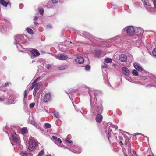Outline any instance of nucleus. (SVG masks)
<instances>
[{
    "label": "nucleus",
    "instance_id": "33",
    "mask_svg": "<svg viewBox=\"0 0 156 156\" xmlns=\"http://www.w3.org/2000/svg\"><path fill=\"white\" fill-rule=\"evenodd\" d=\"M44 153V151L43 150H41L39 153L38 155V156H41Z\"/></svg>",
    "mask_w": 156,
    "mask_h": 156
},
{
    "label": "nucleus",
    "instance_id": "64",
    "mask_svg": "<svg viewBox=\"0 0 156 156\" xmlns=\"http://www.w3.org/2000/svg\"><path fill=\"white\" fill-rule=\"evenodd\" d=\"M46 156H51V154H50L49 155H46Z\"/></svg>",
    "mask_w": 156,
    "mask_h": 156
},
{
    "label": "nucleus",
    "instance_id": "5",
    "mask_svg": "<svg viewBox=\"0 0 156 156\" xmlns=\"http://www.w3.org/2000/svg\"><path fill=\"white\" fill-rule=\"evenodd\" d=\"M75 33L77 34L78 35L82 36L86 38H87L90 39L91 38L92 39L96 40L95 37L92 36L90 34L87 32L84 31L80 32L77 30H74Z\"/></svg>",
    "mask_w": 156,
    "mask_h": 156
},
{
    "label": "nucleus",
    "instance_id": "48",
    "mask_svg": "<svg viewBox=\"0 0 156 156\" xmlns=\"http://www.w3.org/2000/svg\"><path fill=\"white\" fill-rule=\"evenodd\" d=\"M23 104L24 105L26 106L27 105V104L26 103V101L25 100V99H23Z\"/></svg>",
    "mask_w": 156,
    "mask_h": 156
},
{
    "label": "nucleus",
    "instance_id": "42",
    "mask_svg": "<svg viewBox=\"0 0 156 156\" xmlns=\"http://www.w3.org/2000/svg\"><path fill=\"white\" fill-rule=\"evenodd\" d=\"M107 66V64H106L105 63H104L103 65H102V68H106Z\"/></svg>",
    "mask_w": 156,
    "mask_h": 156
},
{
    "label": "nucleus",
    "instance_id": "28",
    "mask_svg": "<svg viewBox=\"0 0 156 156\" xmlns=\"http://www.w3.org/2000/svg\"><path fill=\"white\" fill-rule=\"evenodd\" d=\"M38 90V88L37 87H36L34 88L33 93V94L34 97H35L36 95V92Z\"/></svg>",
    "mask_w": 156,
    "mask_h": 156
},
{
    "label": "nucleus",
    "instance_id": "46",
    "mask_svg": "<svg viewBox=\"0 0 156 156\" xmlns=\"http://www.w3.org/2000/svg\"><path fill=\"white\" fill-rule=\"evenodd\" d=\"M58 1V0H52V2L53 3H57Z\"/></svg>",
    "mask_w": 156,
    "mask_h": 156
},
{
    "label": "nucleus",
    "instance_id": "15",
    "mask_svg": "<svg viewBox=\"0 0 156 156\" xmlns=\"http://www.w3.org/2000/svg\"><path fill=\"white\" fill-rule=\"evenodd\" d=\"M119 59L120 61L125 62L127 60V56L124 54H121L119 56Z\"/></svg>",
    "mask_w": 156,
    "mask_h": 156
},
{
    "label": "nucleus",
    "instance_id": "57",
    "mask_svg": "<svg viewBox=\"0 0 156 156\" xmlns=\"http://www.w3.org/2000/svg\"><path fill=\"white\" fill-rule=\"evenodd\" d=\"M34 23L36 25H37L38 24V23L36 22H34Z\"/></svg>",
    "mask_w": 156,
    "mask_h": 156
},
{
    "label": "nucleus",
    "instance_id": "49",
    "mask_svg": "<svg viewBox=\"0 0 156 156\" xmlns=\"http://www.w3.org/2000/svg\"><path fill=\"white\" fill-rule=\"evenodd\" d=\"M119 138L120 140H122L123 139V138L119 135Z\"/></svg>",
    "mask_w": 156,
    "mask_h": 156
},
{
    "label": "nucleus",
    "instance_id": "19",
    "mask_svg": "<svg viewBox=\"0 0 156 156\" xmlns=\"http://www.w3.org/2000/svg\"><path fill=\"white\" fill-rule=\"evenodd\" d=\"M10 138V139H11L15 143H16L18 141V138L15 136L11 134Z\"/></svg>",
    "mask_w": 156,
    "mask_h": 156
},
{
    "label": "nucleus",
    "instance_id": "51",
    "mask_svg": "<svg viewBox=\"0 0 156 156\" xmlns=\"http://www.w3.org/2000/svg\"><path fill=\"white\" fill-rule=\"evenodd\" d=\"M125 139H129L128 137L126 135H123Z\"/></svg>",
    "mask_w": 156,
    "mask_h": 156
},
{
    "label": "nucleus",
    "instance_id": "18",
    "mask_svg": "<svg viewBox=\"0 0 156 156\" xmlns=\"http://www.w3.org/2000/svg\"><path fill=\"white\" fill-rule=\"evenodd\" d=\"M72 151L75 153L79 154L81 152V149L80 147H77L74 149L73 151Z\"/></svg>",
    "mask_w": 156,
    "mask_h": 156
},
{
    "label": "nucleus",
    "instance_id": "9",
    "mask_svg": "<svg viewBox=\"0 0 156 156\" xmlns=\"http://www.w3.org/2000/svg\"><path fill=\"white\" fill-rule=\"evenodd\" d=\"M31 56L34 57H36L39 56L40 54L38 50L36 49H33L31 51Z\"/></svg>",
    "mask_w": 156,
    "mask_h": 156
},
{
    "label": "nucleus",
    "instance_id": "29",
    "mask_svg": "<svg viewBox=\"0 0 156 156\" xmlns=\"http://www.w3.org/2000/svg\"><path fill=\"white\" fill-rule=\"evenodd\" d=\"M44 127L45 128H49L51 127V125L48 123H46L44 124Z\"/></svg>",
    "mask_w": 156,
    "mask_h": 156
},
{
    "label": "nucleus",
    "instance_id": "53",
    "mask_svg": "<svg viewBox=\"0 0 156 156\" xmlns=\"http://www.w3.org/2000/svg\"><path fill=\"white\" fill-rule=\"evenodd\" d=\"M7 57L5 56H4L2 57V59L3 60H5L6 59Z\"/></svg>",
    "mask_w": 156,
    "mask_h": 156
},
{
    "label": "nucleus",
    "instance_id": "34",
    "mask_svg": "<svg viewBox=\"0 0 156 156\" xmlns=\"http://www.w3.org/2000/svg\"><path fill=\"white\" fill-rule=\"evenodd\" d=\"M129 143H130L129 142V139L128 140L125 139V142L124 143L125 145L126 146L127 145V147H128V145Z\"/></svg>",
    "mask_w": 156,
    "mask_h": 156
},
{
    "label": "nucleus",
    "instance_id": "37",
    "mask_svg": "<svg viewBox=\"0 0 156 156\" xmlns=\"http://www.w3.org/2000/svg\"><path fill=\"white\" fill-rule=\"evenodd\" d=\"M35 105V103H32L30 105H29L30 108H32L33 107H34Z\"/></svg>",
    "mask_w": 156,
    "mask_h": 156
},
{
    "label": "nucleus",
    "instance_id": "8",
    "mask_svg": "<svg viewBox=\"0 0 156 156\" xmlns=\"http://www.w3.org/2000/svg\"><path fill=\"white\" fill-rule=\"evenodd\" d=\"M151 83L146 85V87H154L156 88V77H154L151 80Z\"/></svg>",
    "mask_w": 156,
    "mask_h": 156
},
{
    "label": "nucleus",
    "instance_id": "24",
    "mask_svg": "<svg viewBox=\"0 0 156 156\" xmlns=\"http://www.w3.org/2000/svg\"><path fill=\"white\" fill-rule=\"evenodd\" d=\"M54 115L55 117L57 118H60V117L59 113L58 112L55 111L54 112Z\"/></svg>",
    "mask_w": 156,
    "mask_h": 156
},
{
    "label": "nucleus",
    "instance_id": "27",
    "mask_svg": "<svg viewBox=\"0 0 156 156\" xmlns=\"http://www.w3.org/2000/svg\"><path fill=\"white\" fill-rule=\"evenodd\" d=\"M132 73L133 76H138V73L137 71L135 69H133L132 70Z\"/></svg>",
    "mask_w": 156,
    "mask_h": 156
},
{
    "label": "nucleus",
    "instance_id": "35",
    "mask_svg": "<svg viewBox=\"0 0 156 156\" xmlns=\"http://www.w3.org/2000/svg\"><path fill=\"white\" fill-rule=\"evenodd\" d=\"M146 10L148 11H149L151 12H152L153 11L152 9L150 7H147L146 8Z\"/></svg>",
    "mask_w": 156,
    "mask_h": 156
},
{
    "label": "nucleus",
    "instance_id": "40",
    "mask_svg": "<svg viewBox=\"0 0 156 156\" xmlns=\"http://www.w3.org/2000/svg\"><path fill=\"white\" fill-rule=\"evenodd\" d=\"M40 77H39L37 79H35L33 82V84H35L37 80H40Z\"/></svg>",
    "mask_w": 156,
    "mask_h": 156
},
{
    "label": "nucleus",
    "instance_id": "10",
    "mask_svg": "<svg viewBox=\"0 0 156 156\" xmlns=\"http://www.w3.org/2000/svg\"><path fill=\"white\" fill-rule=\"evenodd\" d=\"M115 41L116 43H119L121 41V39L119 36H116L114 37L108 39V41Z\"/></svg>",
    "mask_w": 156,
    "mask_h": 156
},
{
    "label": "nucleus",
    "instance_id": "23",
    "mask_svg": "<svg viewBox=\"0 0 156 156\" xmlns=\"http://www.w3.org/2000/svg\"><path fill=\"white\" fill-rule=\"evenodd\" d=\"M104 61L107 63H111L112 62V59L109 58H106Z\"/></svg>",
    "mask_w": 156,
    "mask_h": 156
},
{
    "label": "nucleus",
    "instance_id": "39",
    "mask_svg": "<svg viewBox=\"0 0 156 156\" xmlns=\"http://www.w3.org/2000/svg\"><path fill=\"white\" fill-rule=\"evenodd\" d=\"M24 99H25L27 97V90H25L24 92Z\"/></svg>",
    "mask_w": 156,
    "mask_h": 156
},
{
    "label": "nucleus",
    "instance_id": "31",
    "mask_svg": "<svg viewBox=\"0 0 156 156\" xmlns=\"http://www.w3.org/2000/svg\"><path fill=\"white\" fill-rule=\"evenodd\" d=\"M152 55L154 57H156V48H154L152 51Z\"/></svg>",
    "mask_w": 156,
    "mask_h": 156
},
{
    "label": "nucleus",
    "instance_id": "60",
    "mask_svg": "<svg viewBox=\"0 0 156 156\" xmlns=\"http://www.w3.org/2000/svg\"><path fill=\"white\" fill-rule=\"evenodd\" d=\"M11 144L12 145V146H14L15 145V144L12 142H11Z\"/></svg>",
    "mask_w": 156,
    "mask_h": 156
},
{
    "label": "nucleus",
    "instance_id": "59",
    "mask_svg": "<svg viewBox=\"0 0 156 156\" xmlns=\"http://www.w3.org/2000/svg\"><path fill=\"white\" fill-rule=\"evenodd\" d=\"M6 127H7V126H6L5 128H4V129H3V130H4V131H5V130H6Z\"/></svg>",
    "mask_w": 156,
    "mask_h": 156
},
{
    "label": "nucleus",
    "instance_id": "32",
    "mask_svg": "<svg viewBox=\"0 0 156 156\" xmlns=\"http://www.w3.org/2000/svg\"><path fill=\"white\" fill-rule=\"evenodd\" d=\"M90 67L89 65H87L85 66V69L87 71H89L90 70Z\"/></svg>",
    "mask_w": 156,
    "mask_h": 156
},
{
    "label": "nucleus",
    "instance_id": "22",
    "mask_svg": "<svg viewBox=\"0 0 156 156\" xmlns=\"http://www.w3.org/2000/svg\"><path fill=\"white\" fill-rule=\"evenodd\" d=\"M52 138L53 140L56 141H58V142L61 143L62 142L61 140L59 138H57L56 136H52Z\"/></svg>",
    "mask_w": 156,
    "mask_h": 156
},
{
    "label": "nucleus",
    "instance_id": "38",
    "mask_svg": "<svg viewBox=\"0 0 156 156\" xmlns=\"http://www.w3.org/2000/svg\"><path fill=\"white\" fill-rule=\"evenodd\" d=\"M38 84L36 83V84H33V83H32V86H31V90L32 89L35 87V86H36V87L38 86Z\"/></svg>",
    "mask_w": 156,
    "mask_h": 156
},
{
    "label": "nucleus",
    "instance_id": "14",
    "mask_svg": "<svg viewBox=\"0 0 156 156\" xmlns=\"http://www.w3.org/2000/svg\"><path fill=\"white\" fill-rule=\"evenodd\" d=\"M133 66L134 68L139 71H141L144 70V69L141 67L140 65L138 63H134Z\"/></svg>",
    "mask_w": 156,
    "mask_h": 156
},
{
    "label": "nucleus",
    "instance_id": "1",
    "mask_svg": "<svg viewBox=\"0 0 156 156\" xmlns=\"http://www.w3.org/2000/svg\"><path fill=\"white\" fill-rule=\"evenodd\" d=\"M89 94L90 97V111L94 115H97L96 120L97 122H101L103 116L101 114L103 110L102 101L98 96L101 94L100 92L95 90H89Z\"/></svg>",
    "mask_w": 156,
    "mask_h": 156
},
{
    "label": "nucleus",
    "instance_id": "44",
    "mask_svg": "<svg viewBox=\"0 0 156 156\" xmlns=\"http://www.w3.org/2000/svg\"><path fill=\"white\" fill-rule=\"evenodd\" d=\"M148 1L147 0H144L143 2V3L144 5H148Z\"/></svg>",
    "mask_w": 156,
    "mask_h": 156
},
{
    "label": "nucleus",
    "instance_id": "4",
    "mask_svg": "<svg viewBox=\"0 0 156 156\" xmlns=\"http://www.w3.org/2000/svg\"><path fill=\"white\" fill-rule=\"evenodd\" d=\"M104 126L105 129H106L108 128V130L107 133V136L108 139L109 140V137L111 136V133L112 132V130L110 129V128H115L116 129L118 128V126L115 125H113L111 123L108 122L105 123L104 124Z\"/></svg>",
    "mask_w": 156,
    "mask_h": 156
},
{
    "label": "nucleus",
    "instance_id": "56",
    "mask_svg": "<svg viewBox=\"0 0 156 156\" xmlns=\"http://www.w3.org/2000/svg\"><path fill=\"white\" fill-rule=\"evenodd\" d=\"M8 85V83H5V84H4V85L5 87H7V86Z\"/></svg>",
    "mask_w": 156,
    "mask_h": 156
},
{
    "label": "nucleus",
    "instance_id": "20",
    "mask_svg": "<svg viewBox=\"0 0 156 156\" xmlns=\"http://www.w3.org/2000/svg\"><path fill=\"white\" fill-rule=\"evenodd\" d=\"M67 67L68 66L67 65H62L59 66L58 69L60 70H62L67 69Z\"/></svg>",
    "mask_w": 156,
    "mask_h": 156
},
{
    "label": "nucleus",
    "instance_id": "13",
    "mask_svg": "<svg viewBox=\"0 0 156 156\" xmlns=\"http://www.w3.org/2000/svg\"><path fill=\"white\" fill-rule=\"evenodd\" d=\"M84 61V60L83 58L81 56H78L75 59V62L80 64L83 63Z\"/></svg>",
    "mask_w": 156,
    "mask_h": 156
},
{
    "label": "nucleus",
    "instance_id": "54",
    "mask_svg": "<svg viewBox=\"0 0 156 156\" xmlns=\"http://www.w3.org/2000/svg\"><path fill=\"white\" fill-rule=\"evenodd\" d=\"M38 18V17L37 16H35L34 18V20H37Z\"/></svg>",
    "mask_w": 156,
    "mask_h": 156
},
{
    "label": "nucleus",
    "instance_id": "30",
    "mask_svg": "<svg viewBox=\"0 0 156 156\" xmlns=\"http://www.w3.org/2000/svg\"><path fill=\"white\" fill-rule=\"evenodd\" d=\"M16 147L18 148L19 150H22L23 149V146L20 144H16Z\"/></svg>",
    "mask_w": 156,
    "mask_h": 156
},
{
    "label": "nucleus",
    "instance_id": "58",
    "mask_svg": "<svg viewBox=\"0 0 156 156\" xmlns=\"http://www.w3.org/2000/svg\"><path fill=\"white\" fill-rule=\"evenodd\" d=\"M148 6L151 7V5L149 3H148V5H147Z\"/></svg>",
    "mask_w": 156,
    "mask_h": 156
},
{
    "label": "nucleus",
    "instance_id": "21",
    "mask_svg": "<svg viewBox=\"0 0 156 156\" xmlns=\"http://www.w3.org/2000/svg\"><path fill=\"white\" fill-rule=\"evenodd\" d=\"M0 3L4 7H6L8 3L5 2L4 0H0Z\"/></svg>",
    "mask_w": 156,
    "mask_h": 156
},
{
    "label": "nucleus",
    "instance_id": "25",
    "mask_svg": "<svg viewBox=\"0 0 156 156\" xmlns=\"http://www.w3.org/2000/svg\"><path fill=\"white\" fill-rule=\"evenodd\" d=\"M27 31L30 34H33V30L30 28H27L26 29Z\"/></svg>",
    "mask_w": 156,
    "mask_h": 156
},
{
    "label": "nucleus",
    "instance_id": "36",
    "mask_svg": "<svg viewBox=\"0 0 156 156\" xmlns=\"http://www.w3.org/2000/svg\"><path fill=\"white\" fill-rule=\"evenodd\" d=\"M136 134H139V135H142L143 136H144L145 137H146L147 138V141H148V142H149V137L147 136H144V135L141 133H136Z\"/></svg>",
    "mask_w": 156,
    "mask_h": 156
},
{
    "label": "nucleus",
    "instance_id": "47",
    "mask_svg": "<svg viewBox=\"0 0 156 156\" xmlns=\"http://www.w3.org/2000/svg\"><path fill=\"white\" fill-rule=\"evenodd\" d=\"M59 147H64V149H68L67 147H64V145H58Z\"/></svg>",
    "mask_w": 156,
    "mask_h": 156
},
{
    "label": "nucleus",
    "instance_id": "11",
    "mask_svg": "<svg viewBox=\"0 0 156 156\" xmlns=\"http://www.w3.org/2000/svg\"><path fill=\"white\" fill-rule=\"evenodd\" d=\"M51 94L50 92L46 93L43 96L44 101L45 103L49 101L51 98Z\"/></svg>",
    "mask_w": 156,
    "mask_h": 156
},
{
    "label": "nucleus",
    "instance_id": "50",
    "mask_svg": "<svg viewBox=\"0 0 156 156\" xmlns=\"http://www.w3.org/2000/svg\"><path fill=\"white\" fill-rule=\"evenodd\" d=\"M5 100V99L2 97H0V102H2Z\"/></svg>",
    "mask_w": 156,
    "mask_h": 156
},
{
    "label": "nucleus",
    "instance_id": "63",
    "mask_svg": "<svg viewBox=\"0 0 156 156\" xmlns=\"http://www.w3.org/2000/svg\"><path fill=\"white\" fill-rule=\"evenodd\" d=\"M48 26L49 27H50V28H51V25H48Z\"/></svg>",
    "mask_w": 156,
    "mask_h": 156
},
{
    "label": "nucleus",
    "instance_id": "43",
    "mask_svg": "<svg viewBox=\"0 0 156 156\" xmlns=\"http://www.w3.org/2000/svg\"><path fill=\"white\" fill-rule=\"evenodd\" d=\"M126 79L128 81L131 82V79L129 77H125Z\"/></svg>",
    "mask_w": 156,
    "mask_h": 156
},
{
    "label": "nucleus",
    "instance_id": "26",
    "mask_svg": "<svg viewBox=\"0 0 156 156\" xmlns=\"http://www.w3.org/2000/svg\"><path fill=\"white\" fill-rule=\"evenodd\" d=\"M21 132L23 134H25L27 132V128L24 127L21 129Z\"/></svg>",
    "mask_w": 156,
    "mask_h": 156
},
{
    "label": "nucleus",
    "instance_id": "45",
    "mask_svg": "<svg viewBox=\"0 0 156 156\" xmlns=\"http://www.w3.org/2000/svg\"><path fill=\"white\" fill-rule=\"evenodd\" d=\"M66 142H67L68 143L70 144L72 142V141H71L70 140H67V139L66 138Z\"/></svg>",
    "mask_w": 156,
    "mask_h": 156
},
{
    "label": "nucleus",
    "instance_id": "7",
    "mask_svg": "<svg viewBox=\"0 0 156 156\" xmlns=\"http://www.w3.org/2000/svg\"><path fill=\"white\" fill-rule=\"evenodd\" d=\"M55 57L60 60H65L67 59L68 56L65 53H60L55 56Z\"/></svg>",
    "mask_w": 156,
    "mask_h": 156
},
{
    "label": "nucleus",
    "instance_id": "61",
    "mask_svg": "<svg viewBox=\"0 0 156 156\" xmlns=\"http://www.w3.org/2000/svg\"><path fill=\"white\" fill-rule=\"evenodd\" d=\"M49 66H47V68L48 69L49 68Z\"/></svg>",
    "mask_w": 156,
    "mask_h": 156
},
{
    "label": "nucleus",
    "instance_id": "17",
    "mask_svg": "<svg viewBox=\"0 0 156 156\" xmlns=\"http://www.w3.org/2000/svg\"><path fill=\"white\" fill-rule=\"evenodd\" d=\"M21 156H32L30 153H28L26 151L21 152L20 154Z\"/></svg>",
    "mask_w": 156,
    "mask_h": 156
},
{
    "label": "nucleus",
    "instance_id": "52",
    "mask_svg": "<svg viewBox=\"0 0 156 156\" xmlns=\"http://www.w3.org/2000/svg\"><path fill=\"white\" fill-rule=\"evenodd\" d=\"M19 6V8L20 9H22L23 8V4H20Z\"/></svg>",
    "mask_w": 156,
    "mask_h": 156
},
{
    "label": "nucleus",
    "instance_id": "41",
    "mask_svg": "<svg viewBox=\"0 0 156 156\" xmlns=\"http://www.w3.org/2000/svg\"><path fill=\"white\" fill-rule=\"evenodd\" d=\"M39 12L41 15H42L44 13V10L43 9H40L39 10Z\"/></svg>",
    "mask_w": 156,
    "mask_h": 156
},
{
    "label": "nucleus",
    "instance_id": "6",
    "mask_svg": "<svg viewBox=\"0 0 156 156\" xmlns=\"http://www.w3.org/2000/svg\"><path fill=\"white\" fill-rule=\"evenodd\" d=\"M37 141L33 139H30L29 143L28 149L30 151H33L36 146Z\"/></svg>",
    "mask_w": 156,
    "mask_h": 156
},
{
    "label": "nucleus",
    "instance_id": "55",
    "mask_svg": "<svg viewBox=\"0 0 156 156\" xmlns=\"http://www.w3.org/2000/svg\"><path fill=\"white\" fill-rule=\"evenodd\" d=\"M119 144L120 145L122 146V145H123L124 144L122 143V141H120L119 142Z\"/></svg>",
    "mask_w": 156,
    "mask_h": 156
},
{
    "label": "nucleus",
    "instance_id": "16",
    "mask_svg": "<svg viewBox=\"0 0 156 156\" xmlns=\"http://www.w3.org/2000/svg\"><path fill=\"white\" fill-rule=\"evenodd\" d=\"M122 71L124 75L126 76H129V71L128 69L126 67L122 68Z\"/></svg>",
    "mask_w": 156,
    "mask_h": 156
},
{
    "label": "nucleus",
    "instance_id": "2",
    "mask_svg": "<svg viewBox=\"0 0 156 156\" xmlns=\"http://www.w3.org/2000/svg\"><path fill=\"white\" fill-rule=\"evenodd\" d=\"M125 32L128 35L132 36L136 33H139L140 34H142L143 33V30L140 28L129 26L125 27L122 30V34H124Z\"/></svg>",
    "mask_w": 156,
    "mask_h": 156
},
{
    "label": "nucleus",
    "instance_id": "12",
    "mask_svg": "<svg viewBox=\"0 0 156 156\" xmlns=\"http://www.w3.org/2000/svg\"><path fill=\"white\" fill-rule=\"evenodd\" d=\"M131 144L129 143L128 145V153L131 154L132 156H139L137 153L135 151H133L132 152L131 150Z\"/></svg>",
    "mask_w": 156,
    "mask_h": 156
},
{
    "label": "nucleus",
    "instance_id": "3",
    "mask_svg": "<svg viewBox=\"0 0 156 156\" xmlns=\"http://www.w3.org/2000/svg\"><path fill=\"white\" fill-rule=\"evenodd\" d=\"M14 39V44L16 45L17 48L20 51H22L20 50L21 48H27L26 46L24 45L26 42L24 36L21 35H18L15 37Z\"/></svg>",
    "mask_w": 156,
    "mask_h": 156
},
{
    "label": "nucleus",
    "instance_id": "62",
    "mask_svg": "<svg viewBox=\"0 0 156 156\" xmlns=\"http://www.w3.org/2000/svg\"><path fill=\"white\" fill-rule=\"evenodd\" d=\"M75 109L77 111H78V110L77 109V108H76V107H75Z\"/></svg>",
    "mask_w": 156,
    "mask_h": 156
}]
</instances>
